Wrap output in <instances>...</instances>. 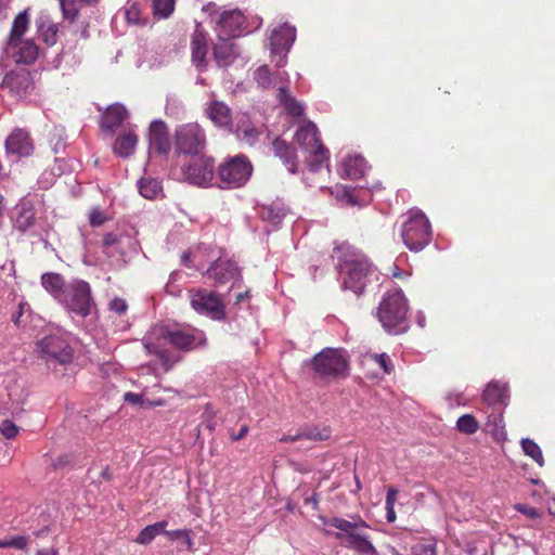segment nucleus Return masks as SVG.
Segmentation results:
<instances>
[{
	"mask_svg": "<svg viewBox=\"0 0 555 555\" xmlns=\"http://www.w3.org/2000/svg\"><path fill=\"white\" fill-rule=\"evenodd\" d=\"M206 343L205 334L196 328L158 325L144 337L143 346L146 352L155 356L168 372L181 361V357L175 350L189 352L205 346Z\"/></svg>",
	"mask_w": 555,
	"mask_h": 555,
	"instance_id": "obj_1",
	"label": "nucleus"
},
{
	"mask_svg": "<svg viewBox=\"0 0 555 555\" xmlns=\"http://www.w3.org/2000/svg\"><path fill=\"white\" fill-rule=\"evenodd\" d=\"M332 258L337 259L344 289H349L357 295L362 294L375 274L367 257L354 246L343 242L334 247Z\"/></svg>",
	"mask_w": 555,
	"mask_h": 555,
	"instance_id": "obj_2",
	"label": "nucleus"
},
{
	"mask_svg": "<svg viewBox=\"0 0 555 555\" xmlns=\"http://www.w3.org/2000/svg\"><path fill=\"white\" fill-rule=\"evenodd\" d=\"M325 525L336 528L335 539L357 555H378V551L370 540L367 530L370 525L360 516H351V520L341 517H332L330 519L321 518Z\"/></svg>",
	"mask_w": 555,
	"mask_h": 555,
	"instance_id": "obj_3",
	"label": "nucleus"
},
{
	"mask_svg": "<svg viewBox=\"0 0 555 555\" xmlns=\"http://www.w3.org/2000/svg\"><path fill=\"white\" fill-rule=\"evenodd\" d=\"M509 393L506 384L492 380L489 382L482 393V403L486 405L487 414L486 428L494 437L503 434V413L508 405Z\"/></svg>",
	"mask_w": 555,
	"mask_h": 555,
	"instance_id": "obj_4",
	"label": "nucleus"
},
{
	"mask_svg": "<svg viewBox=\"0 0 555 555\" xmlns=\"http://www.w3.org/2000/svg\"><path fill=\"white\" fill-rule=\"evenodd\" d=\"M408 300L399 289L387 292L377 309V318L390 334H401L409 327Z\"/></svg>",
	"mask_w": 555,
	"mask_h": 555,
	"instance_id": "obj_5",
	"label": "nucleus"
},
{
	"mask_svg": "<svg viewBox=\"0 0 555 555\" xmlns=\"http://www.w3.org/2000/svg\"><path fill=\"white\" fill-rule=\"evenodd\" d=\"M431 225L420 209H411L401 225V237L411 251H420L431 242Z\"/></svg>",
	"mask_w": 555,
	"mask_h": 555,
	"instance_id": "obj_6",
	"label": "nucleus"
},
{
	"mask_svg": "<svg viewBox=\"0 0 555 555\" xmlns=\"http://www.w3.org/2000/svg\"><path fill=\"white\" fill-rule=\"evenodd\" d=\"M314 373L322 379H337L346 377L349 362L343 349L324 348L317 353L311 362Z\"/></svg>",
	"mask_w": 555,
	"mask_h": 555,
	"instance_id": "obj_7",
	"label": "nucleus"
},
{
	"mask_svg": "<svg viewBox=\"0 0 555 555\" xmlns=\"http://www.w3.org/2000/svg\"><path fill=\"white\" fill-rule=\"evenodd\" d=\"M295 140L301 149L309 153V169L319 171L328 159V150L321 142L317 126L312 121H308L296 131Z\"/></svg>",
	"mask_w": 555,
	"mask_h": 555,
	"instance_id": "obj_8",
	"label": "nucleus"
},
{
	"mask_svg": "<svg viewBox=\"0 0 555 555\" xmlns=\"http://www.w3.org/2000/svg\"><path fill=\"white\" fill-rule=\"evenodd\" d=\"M36 352L47 365L56 366L72 363L74 350L65 338L57 335L43 337L36 344Z\"/></svg>",
	"mask_w": 555,
	"mask_h": 555,
	"instance_id": "obj_9",
	"label": "nucleus"
},
{
	"mask_svg": "<svg viewBox=\"0 0 555 555\" xmlns=\"http://www.w3.org/2000/svg\"><path fill=\"white\" fill-rule=\"evenodd\" d=\"M253 165L245 155H236L222 163L217 170L223 189H236L250 178Z\"/></svg>",
	"mask_w": 555,
	"mask_h": 555,
	"instance_id": "obj_10",
	"label": "nucleus"
},
{
	"mask_svg": "<svg viewBox=\"0 0 555 555\" xmlns=\"http://www.w3.org/2000/svg\"><path fill=\"white\" fill-rule=\"evenodd\" d=\"M61 301L69 312L81 318L88 317L94 306L90 284L83 280L72 281Z\"/></svg>",
	"mask_w": 555,
	"mask_h": 555,
	"instance_id": "obj_11",
	"label": "nucleus"
},
{
	"mask_svg": "<svg viewBox=\"0 0 555 555\" xmlns=\"http://www.w3.org/2000/svg\"><path fill=\"white\" fill-rule=\"evenodd\" d=\"M183 179L196 186H208L215 177L214 159L206 155L191 156L181 168Z\"/></svg>",
	"mask_w": 555,
	"mask_h": 555,
	"instance_id": "obj_12",
	"label": "nucleus"
},
{
	"mask_svg": "<svg viewBox=\"0 0 555 555\" xmlns=\"http://www.w3.org/2000/svg\"><path fill=\"white\" fill-rule=\"evenodd\" d=\"M192 308L212 320H222L225 317V306L221 296L205 288L191 292Z\"/></svg>",
	"mask_w": 555,
	"mask_h": 555,
	"instance_id": "obj_13",
	"label": "nucleus"
},
{
	"mask_svg": "<svg viewBox=\"0 0 555 555\" xmlns=\"http://www.w3.org/2000/svg\"><path fill=\"white\" fill-rule=\"evenodd\" d=\"M205 144V133L196 124L183 125L176 132V149L181 154L199 156Z\"/></svg>",
	"mask_w": 555,
	"mask_h": 555,
	"instance_id": "obj_14",
	"label": "nucleus"
},
{
	"mask_svg": "<svg viewBox=\"0 0 555 555\" xmlns=\"http://www.w3.org/2000/svg\"><path fill=\"white\" fill-rule=\"evenodd\" d=\"M1 89L7 90L14 99L25 98L34 89L30 73L26 69L7 73L2 79Z\"/></svg>",
	"mask_w": 555,
	"mask_h": 555,
	"instance_id": "obj_15",
	"label": "nucleus"
},
{
	"mask_svg": "<svg viewBox=\"0 0 555 555\" xmlns=\"http://www.w3.org/2000/svg\"><path fill=\"white\" fill-rule=\"evenodd\" d=\"M246 28V17L240 10L223 11L217 21V37L235 38Z\"/></svg>",
	"mask_w": 555,
	"mask_h": 555,
	"instance_id": "obj_16",
	"label": "nucleus"
},
{
	"mask_svg": "<svg viewBox=\"0 0 555 555\" xmlns=\"http://www.w3.org/2000/svg\"><path fill=\"white\" fill-rule=\"evenodd\" d=\"M8 155H16L18 157H28L34 153L35 145L30 133L23 128H15L8 135L4 142Z\"/></svg>",
	"mask_w": 555,
	"mask_h": 555,
	"instance_id": "obj_17",
	"label": "nucleus"
},
{
	"mask_svg": "<svg viewBox=\"0 0 555 555\" xmlns=\"http://www.w3.org/2000/svg\"><path fill=\"white\" fill-rule=\"evenodd\" d=\"M206 275L214 282L215 286H221L230 281L240 279L241 270L234 261L219 258L210 264Z\"/></svg>",
	"mask_w": 555,
	"mask_h": 555,
	"instance_id": "obj_18",
	"label": "nucleus"
},
{
	"mask_svg": "<svg viewBox=\"0 0 555 555\" xmlns=\"http://www.w3.org/2000/svg\"><path fill=\"white\" fill-rule=\"evenodd\" d=\"M207 35L202 28L196 27L191 37V56L193 65L199 73L207 69Z\"/></svg>",
	"mask_w": 555,
	"mask_h": 555,
	"instance_id": "obj_19",
	"label": "nucleus"
},
{
	"mask_svg": "<svg viewBox=\"0 0 555 555\" xmlns=\"http://www.w3.org/2000/svg\"><path fill=\"white\" fill-rule=\"evenodd\" d=\"M295 39L296 29L295 27L288 24H284L279 28L274 29L270 38L273 59L275 57L278 52H288Z\"/></svg>",
	"mask_w": 555,
	"mask_h": 555,
	"instance_id": "obj_20",
	"label": "nucleus"
},
{
	"mask_svg": "<svg viewBox=\"0 0 555 555\" xmlns=\"http://www.w3.org/2000/svg\"><path fill=\"white\" fill-rule=\"evenodd\" d=\"M231 38L218 37L217 42L214 44L212 54L219 67L230 66L238 56V50Z\"/></svg>",
	"mask_w": 555,
	"mask_h": 555,
	"instance_id": "obj_21",
	"label": "nucleus"
},
{
	"mask_svg": "<svg viewBox=\"0 0 555 555\" xmlns=\"http://www.w3.org/2000/svg\"><path fill=\"white\" fill-rule=\"evenodd\" d=\"M254 79L263 89L273 88L276 85L289 83V76L286 72L271 73L268 65H261L254 72Z\"/></svg>",
	"mask_w": 555,
	"mask_h": 555,
	"instance_id": "obj_22",
	"label": "nucleus"
},
{
	"mask_svg": "<svg viewBox=\"0 0 555 555\" xmlns=\"http://www.w3.org/2000/svg\"><path fill=\"white\" fill-rule=\"evenodd\" d=\"M7 47L12 51L16 63L28 65L38 57V47L31 40H17L14 44H7Z\"/></svg>",
	"mask_w": 555,
	"mask_h": 555,
	"instance_id": "obj_23",
	"label": "nucleus"
},
{
	"mask_svg": "<svg viewBox=\"0 0 555 555\" xmlns=\"http://www.w3.org/2000/svg\"><path fill=\"white\" fill-rule=\"evenodd\" d=\"M150 146L159 154H167L170 150L168 129L164 121L155 120L150 126Z\"/></svg>",
	"mask_w": 555,
	"mask_h": 555,
	"instance_id": "obj_24",
	"label": "nucleus"
},
{
	"mask_svg": "<svg viewBox=\"0 0 555 555\" xmlns=\"http://www.w3.org/2000/svg\"><path fill=\"white\" fill-rule=\"evenodd\" d=\"M15 209L16 216L14 218V228L20 232L25 233L36 223V210L34 204L29 201H22Z\"/></svg>",
	"mask_w": 555,
	"mask_h": 555,
	"instance_id": "obj_25",
	"label": "nucleus"
},
{
	"mask_svg": "<svg viewBox=\"0 0 555 555\" xmlns=\"http://www.w3.org/2000/svg\"><path fill=\"white\" fill-rule=\"evenodd\" d=\"M272 149L274 155L281 159L287 170L291 173H296L298 168V158L295 149L280 138H276L272 142Z\"/></svg>",
	"mask_w": 555,
	"mask_h": 555,
	"instance_id": "obj_26",
	"label": "nucleus"
},
{
	"mask_svg": "<svg viewBox=\"0 0 555 555\" xmlns=\"http://www.w3.org/2000/svg\"><path fill=\"white\" fill-rule=\"evenodd\" d=\"M128 117L126 107L121 104H113L106 108L101 118V128L115 131Z\"/></svg>",
	"mask_w": 555,
	"mask_h": 555,
	"instance_id": "obj_27",
	"label": "nucleus"
},
{
	"mask_svg": "<svg viewBox=\"0 0 555 555\" xmlns=\"http://www.w3.org/2000/svg\"><path fill=\"white\" fill-rule=\"evenodd\" d=\"M289 83L279 86L276 90V100L283 106L285 113L293 117H301L305 113L302 104L297 101L289 92Z\"/></svg>",
	"mask_w": 555,
	"mask_h": 555,
	"instance_id": "obj_28",
	"label": "nucleus"
},
{
	"mask_svg": "<svg viewBox=\"0 0 555 555\" xmlns=\"http://www.w3.org/2000/svg\"><path fill=\"white\" fill-rule=\"evenodd\" d=\"M206 112L209 119L218 127H228L232 122L231 109L221 101L208 103Z\"/></svg>",
	"mask_w": 555,
	"mask_h": 555,
	"instance_id": "obj_29",
	"label": "nucleus"
},
{
	"mask_svg": "<svg viewBox=\"0 0 555 555\" xmlns=\"http://www.w3.org/2000/svg\"><path fill=\"white\" fill-rule=\"evenodd\" d=\"M138 144V135L134 131L129 130L119 134L113 144V151L116 155L127 158L134 153Z\"/></svg>",
	"mask_w": 555,
	"mask_h": 555,
	"instance_id": "obj_30",
	"label": "nucleus"
},
{
	"mask_svg": "<svg viewBox=\"0 0 555 555\" xmlns=\"http://www.w3.org/2000/svg\"><path fill=\"white\" fill-rule=\"evenodd\" d=\"M41 285L51 296L60 300L64 296L67 286L63 275L55 272L43 273Z\"/></svg>",
	"mask_w": 555,
	"mask_h": 555,
	"instance_id": "obj_31",
	"label": "nucleus"
},
{
	"mask_svg": "<svg viewBox=\"0 0 555 555\" xmlns=\"http://www.w3.org/2000/svg\"><path fill=\"white\" fill-rule=\"evenodd\" d=\"M366 168V160L359 155L347 156L343 162L344 173L350 179L363 177Z\"/></svg>",
	"mask_w": 555,
	"mask_h": 555,
	"instance_id": "obj_32",
	"label": "nucleus"
},
{
	"mask_svg": "<svg viewBox=\"0 0 555 555\" xmlns=\"http://www.w3.org/2000/svg\"><path fill=\"white\" fill-rule=\"evenodd\" d=\"M29 25V16L27 11L18 13L11 27L7 44H14L17 40H22V36L26 33Z\"/></svg>",
	"mask_w": 555,
	"mask_h": 555,
	"instance_id": "obj_33",
	"label": "nucleus"
},
{
	"mask_svg": "<svg viewBox=\"0 0 555 555\" xmlns=\"http://www.w3.org/2000/svg\"><path fill=\"white\" fill-rule=\"evenodd\" d=\"M139 192L143 197L152 199L162 192V184L157 179L143 178L139 181Z\"/></svg>",
	"mask_w": 555,
	"mask_h": 555,
	"instance_id": "obj_34",
	"label": "nucleus"
},
{
	"mask_svg": "<svg viewBox=\"0 0 555 555\" xmlns=\"http://www.w3.org/2000/svg\"><path fill=\"white\" fill-rule=\"evenodd\" d=\"M456 428L463 434L473 435L478 431L479 423L474 415L464 414L457 418Z\"/></svg>",
	"mask_w": 555,
	"mask_h": 555,
	"instance_id": "obj_35",
	"label": "nucleus"
},
{
	"mask_svg": "<svg viewBox=\"0 0 555 555\" xmlns=\"http://www.w3.org/2000/svg\"><path fill=\"white\" fill-rule=\"evenodd\" d=\"M521 448L526 455L530 456L539 466L544 465V459L541 448L531 439L521 440Z\"/></svg>",
	"mask_w": 555,
	"mask_h": 555,
	"instance_id": "obj_36",
	"label": "nucleus"
},
{
	"mask_svg": "<svg viewBox=\"0 0 555 555\" xmlns=\"http://www.w3.org/2000/svg\"><path fill=\"white\" fill-rule=\"evenodd\" d=\"M166 535L169 540L175 541L178 540L184 542L186 550L189 552L194 551V541L192 538V530L190 529H177V530H170L166 532Z\"/></svg>",
	"mask_w": 555,
	"mask_h": 555,
	"instance_id": "obj_37",
	"label": "nucleus"
},
{
	"mask_svg": "<svg viewBox=\"0 0 555 555\" xmlns=\"http://www.w3.org/2000/svg\"><path fill=\"white\" fill-rule=\"evenodd\" d=\"M63 18L69 23H74L79 14L76 0H60Z\"/></svg>",
	"mask_w": 555,
	"mask_h": 555,
	"instance_id": "obj_38",
	"label": "nucleus"
},
{
	"mask_svg": "<svg viewBox=\"0 0 555 555\" xmlns=\"http://www.w3.org/2000/svg\"><path fill=\"white\" fill-rule=\"evenodd\" d=\"M176 0H153L154 14L167 18L175 10Z\"/></svg>",
	"mask_w": 555,
	"mask_h": 555,
	"instance_id": "obj_39",
	"label": "nucleus"
},
{
	"mask_svg": "<svg viewBox=\"0 0 555 555\" xmlns=\"http://www.w3.org/2000/svg\"><path fill=\"white\" fill-rule=\"evenodd\" d=\"M301 434L302 439H308L312 441H323L327 440L331 437V429L330 427L326 426L322 428L313 427L302 431Z\"/></svg>",
	"mask_w": 555,
	"mask_h": 555,
	"instance_id": "obj_40",
	"label": "nucleus"
},
{
	"mask_svg": "<svg viewBox=\"0 0 555 555\" xmlns=\"http://www.w3.org/2000/svg\"><path fill=\"white\" fill-rule=\"evenodd\" d=\"M39 31L47 44L53 46L56 42L59 33L57 24L49 23L48 25H41Z\"/></svg>",
	"mask_w": 555,
	"mask_h": 555,
	"instance_id": "obj_41",
	"label": "nucleus"
},
{
	"mask_svg": "<svg viewBox=\"0 0 555 555\" xmlns=\"http://www.w3.org/2000/svg\"><path fill=\"white\" fill-rule=\"evenodd\" d=\"M259 131L254 126H245L238 128V137L248 145H254L259 139Z\"/></svg>",
	"mask_w": 555,
	"mask_h": 555,
	"instance_id": "obj_42",
	"label": "nucleus"
},
{
	"mask_svg": "<svg viewBox=\"0 0 555 555\" xmlns=\"http://www.w3.org/2000/svg\"><path fill=\"white\" fill-rule=\"evenodd\" d=\"M29 543L28 537L17 535L12 539L0 540V548L13 547L16 550H25Z\"/></svg>",
	"mask_w": 555,
	"mask_h": 555,
	"instance_id": "obj_43",
	"label": "nucleus"
},
{
	"mask_svg": "<svg viewBox=\"0 0 555 555\" xmlns=\"http://www.w3.org/2000/svg\"><path fill=\"white\" fill-rule=\"evenodd\" d=\"M366 359L378 364V366L384 371V373H386V374L391 373L392 366H391L390 360L386 353L369 354V356H366Z\"/></svg>",
	"mask_w": 555,
	"mask_h": 555,
	"instance_id": "obj_44",
	"label": "nucleus"
},
{
	"mask_svg": "<svg viewBox=\"0 0 555 555\" xmlns=\"http://www.w3.org/2000/svg\"><path fill=\"white\" fill-rule=\"evenodd\" d=\"M18 430V427L10 420H4L0 425V433L7 439L15 438Z\"/></svg>",
	"mask_w": 555,
	"mask_h": 555,
	"instance_id": "obj_45",
	"label": "nucleus"
},
{
	"mask_svg": "<svg viewBox=\"0 0 555 555\" xmlns=\"http://www.w3.org/2000/svg\"><path fill=\"white\" fill-rule=\"evenodd\" d=\"M124 399L126 402L130 403V404H133V405H143L145 404V401L143 400L142 396L139 395V393H134V392H126L125 396H124ZM162 402L160 401H157V402H152V401H147L146 402V405L149 406H153V405H160Z\"/></svg>",
	"mask_w": 555,
	"mask_h": 555,
	"instance_id": "obj_46",
	"label": "nucleus"
},
{
	"mask_svg": "<svg viewBox=\"0 0 555 555\" xmlns=\"http://www.w3.org/2000/svg\"><path fill=\"white\" fill-rule=\"evenodd\" d=\"M125 16L128 23L139 24L141 20V11L137 3L130 4L125 12Z\"/></svg>",
	"mask_w": 555,
	"mask_h": 555,
	"instance_id": "obj_47",
	"label": "nucleus"
},
{
	"mask_svg": "<svg viewBox=\"0 0 555 555\" xmlns=\"http://www.w3.org/2000/svg\"><path fill=\"white\" fill-rule=\"evenodd\" d=\"M150 525L143 528L135 539V542L142 545L150 544L155 538V533Z\"/></svg>",
	"mask_w": 555,
	"mask_h": 555,
	"instance_id": "obj_48",
	"label": "nucleus"
},
{
	"mask_svg": "<svg viewBox=\"0 0 555 555\" xmlns=\"http://www.w3.org/2000/svg\"><path fill=\"white\" fill-rule=\"evenodd\" d=\"M105 214L100 208H93L89 214V222L92 227H100L106 221Z\"/></svg>",
	"mask_w": 555,
	"mask_h": 555,
	"instance_id": "obj_49",
	"label": "nucleus"
},
{
	"mask_svg": "<svg viewBox=\"0 0 555 555\" xmlns=\"http://www.w3.org/2000/svg\"><path fill=\"white\" fill-rule=\"evenodd\" d=\"M109 310L117 313V314H124L126 313L128 309L127 301L122 298L115 297L109 301Z\"/></svg>",
	"mask_w": 555,
	"mask_h": 555,
	"instance_id": "obj_50",
	"label": "nucleus"
},
{
	"mask_svg": "<svg viewBox=\"0 0 555 555\" xmlns=\"http://www.w3.org/2000/svg\"><path fill=\"white\" fill-rule=\"evenodd\" d=\"M515 508L526 515L527 517L531 518V519H535V518H539L541 516V513L539 512L538 508L533 507V506H530V505H527V504H517L515 506Z\"/></svg>",
	"mask_w": 555,
	"mask_h": 555,
	"instance_id": "obj_51",
	"label": "nucleus"
},
{
	"mask_svg": "<svg viewBox=\"0 0 555 555\" xmlns=\"http://www.w3.org/2000/svg\"><path fill=\"white\" fill-rule=\"evenodd\" d=\"M414 553H415V555H437L436 544H434V543L418 544L415 546Z\"/></svg>",
	"mask_w": 555,
	"mask_h": 555,
	"instance_id": "obj_52",
	"label": "nucleus"
},
{
	"mask_svg": "<svg viewBox=\"0 0 555 555\" xmlns=\"http://www.w3.org/2000/svg\"><path fill=\"white\" fill-rule=\"evenodd\" d=\"M398 495V490L393 487H389L386 494V506H395Z\"/></svg>",
	"mask_w": 555,
	"mask_h": 555,
	"instance_id": "obj_53",
	"label": "nucleus"
},
{
	"mask_svg": "<svg viewBox=\"0 0 555 555\" xmlns=\"http://www.w3.org/2000/svg\"><path fill=\"white\" fill-rule=\"evenodd\" d=\"M119 242L118 236L112 232L106 233L103 237V247L107 248Z\"/></svg>",
	"mask_w": 555,
	"mask_h": 555,
	"instance_id": "obj_54",
	"label": "nucleus"
},
{
	"mask_svg": "<svg viewBox=\"0 0 555 555\" xmlns=\"http://www.w3.org/2000/svg\"><path fill=\"white\" fill-rule=\"evenodd\" d=\"M286 54L287 52H278L273 60V54L271 53V62H273L279 68L283 67L286 64Z\"/></svg>",
	"mask_w": 555,
	"mask_h": 555,
	"instance_id": "obj_55",
	"label": "nucleus"
},
{
	"mask_svg": "<svg viewBox=\"0 0 555 555\" xmlns=\"http://www.w3.org/2000/svg\"><path fill=\"white\" fill-rule=\"evenodd\" d=\"M167 521L166 520H162V521H158V522H155L153 525H150L151 527H153V531L155 533V535H158L160 533H165L166 534V527H167Z\"/></svg>",
	"mask_w": 555,
	"mask_h": 555,
	"instance_id": "obj_56",
	"label": "nucleus"
},
{
	"mask_svg": "<svg viewBox=\"0 0 555 555\" xmlns=\"http://www.w3.org/2000/svg\"><path fill=\"white\" fill-rule=\"evenodd\" d=\"M248 430H249L248 426L243 425L237 434H231V439L233 441H238V440L243 439L248 434Z\"/></svg>",
	"mask_w": 555,
	"mask_h": 555,
	"instance_id": "obj_57",
	"label": "nucleus"
},
{
	"mask_svg": "<svg viewBox=\"0 0 555 555\" xmlns=\"http://www.w3.org/2000/svg\"><path fill=\"white\" fill-rule=\"evenodd\" d=\"M181 263L186 268H192L191 251L185 250L181 255Z\"/></svg>",
	"mask_w": 555,
	"mask_h": 555,
	"instance_id": "obj_58",
	"label": "nucleus"
},
{
	"mask_svg": "<svg viewBox=\"0 0 555 555\" xmlns=\"http://www.w3.org/2000/svg\"><path fill=\"white\" fill-rule=\"evenodd\" d=\"M301 439H302V434H301V433H299V434H297V435H293V436H292V435H284V436L280 439V441H281V442H295V441H299V440H301Z\"/></svg>",
	"mask_w": 555,
	"mask_h": 555,
	"instance_id": "obj_59",
	"label": "nucleus"
},
{
	"mask_svg": "<svg viewBox=\"0 0 555 555\" xmlns=\"http://www.w3.org/2000/svg\"><path fill=\"white\" fill-rule=\"evenodd\" d=\"M396 512L395 506H386V519L388 522H393L396 520Z\"/></svg>",
	"mask_w": 555,
	"mask_h": 555,
	"instance_id": "obj_60",
	"label": "nucleus"
},
{
	"mask_svg": "<svg viewBox=\"0 0 555 555\" xmlns=\"http://www.w3.org/2000/svg\"><path fill=\"white\" fill-rule=\"evenodd\" d=\"M36 555H57V548H55V547L41 548L36 552Z\"/></svg>",
	"mask_w": 555,
	"mask_h": 555,
	"instance_id": "obj_61",
	"label": "nucleus"
},
{
	"mask_svg": "<svg viewBox=\"0 0 555 555\" xmlns=\"http://www.w3.org/2000/svg\"><path fill=\"white\" fill-rule=\"evenodd\" d=\"M24 306H25V304H24V302H21V304H20V307H18V308H20V309H18V311L12 315V321H13L15 324H18V322H20V318H21V315L23 314Z\"/></svg>",
	"mask_w": 555,
	"mask_h": 555,
	"instance_id": "obj_62",
	"label": "nucleus"
},
{
	"mask_svg": "<svg viewBox=\"0 0 555 555\" xmlns=\"http://www.w3.org/2000/svg\"><path fill=\"white\" fill-rule=\"evenodd\" d=\"M305 503H306V504H311L314 508H317V507H318V503H319L318 498H317V494L314 493V494H313V495H311L310 498H307V499L305 500Z\"/></svg>",
	"mask_w": 555,
	"mask_h": 555,
	"instance_id": "obj_63",
	"label": "nucleus"
},
{
	"mask_svg": "<svg viewBox=\"0 0 555 555\" xmlns=\"http://www.w3.org/2000/svg\"><path fill=\"white\" fill-rule=\"evenodd\" d=\"M248 297H249V293L248 292L240 293L236 296V302H241L242 300H244L245 298H248Z\"/></svg>",
	"mask_w": 555,
	"mask_h": 555,
	"instance_id": "obj_64",
	"label": "nucleus"
}]
</instances>
